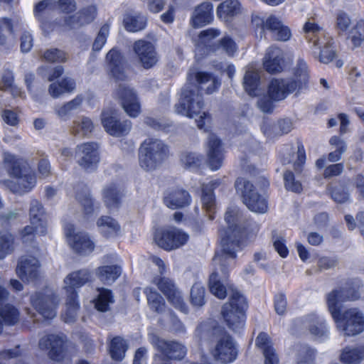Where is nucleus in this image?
<instances>
[{
    "label": "nucleus",
    "instance_id": "f257e3e1",
    "mask_svg": "<svg viewBox=\"0 0 364 364\" xmlns=\"http://www.w3.org/2000/svg\"><path fill=\"white\" fill-rule=\"evenodd\" d=\"M226 228L220 230L221 250L216 252L213 258L215 270L209 278L210 292L220 299H223L232 287H227L221 282L228 272V267L234 262L236 252L240 250L244 235H250L259 231V225L246 220L237 207L229 208L225 213ZM230 294V293H228Z\"/></svg>",
    "mask_w": 364,
    "mask_h": 364
},
{
    "label": "nucleus",
    "instance_id": "f03ea898",
    "mask_svg": "<svg viewBox=\"0 0 364 364\" xmlns=\"http://www.w3.org/2000/svg\"><path fill=\"white\" fill-rule=\"evenodd\" d=\"M220 86V81L214 75L206 72H195L191 70L187 75V83L183 87L178 102L175 105L176 113L196 119L197 127L204 129L210 121V115L202 112L204 106L203 96L199 90L206 94H212Z\"/></svg>",
    "mask_w": 364,
    "mask_h": 364
},
{
    "label": "nucleus",
    "instance_id": "7ed1b4c3",
    "mask_svg": "<svg viewBox=\"0 0 364 364\" xmlns=\"http://www.w3.org/2000/svg\"><path fill=\"white\" fill-rule=\"evenodd\" d=\"M360 295L354 289L333 290L326 297L328 308L337 328L345 336H355L364 331V315L358 309H350L340 314L339 303L355 301Z\"/></svg>",
    "mask_w": 364,
    "mask_h": 364
},
{
    "label": "nucleus",
    "instance_id": "20e7f679",
    "mask_svg": "<svg viewBox=\"0 0 364 364\" xmlns=\"http://www.w3.org/2000/svg\"><path fill=\"white\" fill-rule=\"evenodd\" d=\"M169 154L168 146L161 139L154 137L146 139L139 149L140 166L146 171L159 168Z\"/></svg>",
    "mask_w": 364,
    "mask_h": 364
},
{
    "label": "nucleus",
    "instance_id": "39448f33",
    "mask_svg": "<svg viewBox=\"0 0 364 364\" xmlns=\"http://www.w3.org/2000/svg\"><path fill=\"white\" fill-rule=\"evenodd\" d=\"M245 297L235 289H230L229 301L222 308V316L230 329L238 332L245 326Z\"/></svg>",
    "mask_w": 364,
    "mask_h": 364
},
{
    "label": "nucleus",
    "instance_id": "423d86ee",
    "mask_svg": "<svg viewBox=\"0 0 364 364\" xmlns=\"http://www.w3.org/2000/svg\"><path fill=\"white\" fill-rule=\"evenodd\" d=\"M237 192H241L244 203L251 210L255 213H263L267 210L266 200L256 193L253 185L243 178H239L235 183Z\"/></svg>",
    "mask_w": 364,
    "mask_h": 364
},
{
    "label": "nucleus",
    "instance_id": "0eeeda50",
    "mask_svg": "<svg viewBox=\"0 0 364 364\" xmlns=\"http://www.w3.org/2000/svg\"><path fill=\"white\" fill-rule=\"evenodd\" d=\"M252 21L257 26H261L263 31L270 32L272 37L276 41H287L291 36L290 28L275 15H270L266 19L255 16Z\"/></svg>",
    "mask_w": 364,
    "mask_h": 364
},
{
    "label": "nucleus",
    "instance_id": "6e6552de",
    "mask_svg": "<svg viewBox=\"0 0 364 364\" xmlns=\"http://www.w3.org/2000/svg\"><path fill=\"white\" fill-rule=\"evenodd\" d=\"M39 348L48 350V357L55 361L63 360L68 349V340L63 334H49L42 337Z\"/></svg>",
    "mask_w": 364,
    "mask_h": 364
},
{
    "label": "nucleus",
    "instance_id": "1a4fd4ad",
    "mask_svg": "<svg viewBox=\"0 0 364 364\" xmlns=\"http://www.w3.org/2000/svg\"><path fill=\"white\" fill-rule=\"evenodd\" d=\"M59 301L58 296L50 291L38 292L31 297L32 306L46 319H52L56 316V307Z\"/></svg>",
    "mask_w": 364,
    "mask_h": 364
},
{
    "label": "nucleus",
    "instance_id": "9d476101",
    "mask_svg": "<svg viewBox=\"0 0 364 364\" xmlns=\"http://www.w3.org/2000/svg\"><path fill=\"white\" fill-rule=\"evenodd\" d=\"M148 339L154 348L168 359L181 360L186 354V348L179 342L167 341L153 332L149 333Z\"/></svg>",
    "mask_w": 364,
    "mask_h": 364
},
{
    "label": "nucleus",
    "instance_id": "9b49d317",
    "mask_svg": "<svg viewBox=\"0 0 364 364\" xmlns=\"http://www.w3.org/2000/svg\"><path fill=\"white\" fill-rule=\"evenodd\" d=\"M125 112L131 117H136L140 112V104L135 91L124 83H119L114 91Z\"/></svg>",
    "mask_w": 364,
    "mask_h": 364
},
{
    "label": "nucleus",
    "instance_id": "f8f14e48",
    "mask_svg": "<svg viewBox=\"0 0 364 364\" xmlns=\"http://www.w3.org/2000/svg\"><path fill=\"white\" fill-rule=\"evenodd\" d=\"M188 238L186 232L174 227L162 230L155 237L157 245L166 250L179 248L188 242Z\"/></svg>",
    "mask_w": 364,
    "mask_h": 364
},
{
    "label": "nucleus",
    "instance_id": "ddd939ff",
    "mask_svg": "<svg viewBox=\"0 0 364 364\" xmlns=\"http://www.w3.org/2000/svg\"><path fill=\"white\" fill-rule=\"evenodd\" d=\"M292 326L294 331L308 328L310 333L317 338L326 337L328 333L325 320L314 314L294 319Z\"/></svg>",
    "mask_w": 364,
    "mask_h": 364
},
{
    "label": "nucleus",
    "instance_id": "4468645a",
    "mask_svg": "<svg viewBox=\"0 0 364 364\" xmlns=\"http://www.w3.org/2000/svg\"><path fill=\"white\" fill-rule=\"evenodd\" d=\"M98 148V144L95 142L77 145L75 158L79 166L87 171L95 169L100 161Z\"/></svg>",
    "mask_w": 364,
    "mask_h": 364
},
{
    "label": "nucleus",
    "instance_id": "2eb2a0df",
    "mask_svg": "<svg viewBox=\"0 0 364 364\" xmlns=\"http://www.w3.org/2000/svg\"><path fill=\"white\" fill-rule=\"evenodd\" d=\"M102 124L106 132L114 136L127 135L132 129V122L125 119H119L117 112L114 110H107L102 113Z\"/></svg>",
    "mask_w": 364,
    "mask_h": 364
},
{
    "label": "nucleus",
    "instance_id": "dca6fc26",
    "mask_svg": "<svg viewBox=\"0 0 364 364\" xmlns=\"http://www.w3.org/2000/svg\"><path fill=\"white\" fill-rule=\"evenodd\" d=\"M211 353L215 360L226 364L236 359L237 350L232 338L225 333L217 340Z\"/></svg>",
    "mask_w": 364,
    "mask_h": 364
},
{
    "label": "nucleus",
    "instance_id": "f3484780",
    "mask_svg": "<svg viewBox=\"0 0 364 364\" xmlns=\"http://www.w3.org/2000/svg\"><path fill=\"white\" fill-rule=\"evenodd\" d=\"M65 234L70 246L77 253L85 255L93 251L95 245L89 236L84 232L75 233L73 225L68 224L65 227Z\"/></svg>",
    "mask_w": 364,
    "mask_h": 364
},
{
    "label": "nucleus",
    "instance_id": "a211bd4d",
    "mask_svg": "<svg viewBox=\"0 0 364 364\" xmlns=\"http://www.w3.org/2000/svg\"><path fill=\"white\" fill-rule=\"evenodd\" d=\"M153 282L176 309L187 313L188 309L183 302L181 294L171 279L166 277L154 278Z\"/></svg>",
    "mask_w": 364,
    "mask_h": 364
},
{
    "label": "nucleus",
    "instance_id": "6ab92c4d",
    "mask_svg": "<svg viewBox=\"0 0 364 364\" xmlns=\"http://www.w3.org/2000/svg\"><path fill=\"white\" fill-rule=\"evenodd\" d=\"M296 90H299L294 78H274L268 86V95L272 100L280 101Z\"/></svg>",
    "mask_w": 364,
    "mask_h": 364
},
{
    "label": "nucleus",
    "instance_id": "aec40b11",
    "mask_svg": "<svg viewBox=\"0 0 364 364\" xmlns=\"http://www.w3.org/2000/svg\"><path fill=\"white\" fill-rule=\"evenodd\" d=\"M206 154L208 166L217 171L223 165L224 154L221 141L213 134H210L206 142Z\"/></svg>",
    "mask_w": 364,
    "mask_h": 364
},
{
    "label": "nucleus",
    "instance_id": "412c9836",
    "mask_svg": "<svg viewBox=\"0 0 364 364\" xmlns=\"http://www.w3.org/2000/svg\"><path fill=\"white\" fill-rule=\"evenodd\" d=\"M16 273L23 281L33 282L40 277V263L34 257L23 256L18 261Z\"/></svg>",
    "mask_w": 364,
    "mask_h": 364
},
{
    "label": "nucleus",
    "instance_id": "4be33fe9",
    "mask_svg": "<svg viewBox=\"0 0 364 364\" xmlns=\"http://www.w3.org/2000/svg\"><path fill=\"white\" fill-rule=\"evenodd\" d=\"M133 48L144 68L149 69L157 63L158 56L155 48L151 42L144 40L136 41Z\"/></svg>",
    "mask_w": 364,
    "mask_h": 364
},
{
    "label": "nucleus",
    "instance_id": "5701e85b",
    "mask_svg": "<svg viewBox=\"0 0 364 364\" xmlns=\"http://www.w3.org/2000/svg\"><path fill=\"white\" fill-rule=\"evenodd\" d=\"M36 183V176L33 171L15 176L13 179L4 182L11 192L19 195L29 192L35 186Z\"/></svg>",
    "mask_w": 364,
    "mask_h": 364
},
{
    "label": "nucleus",
    "instance_id": "b1692460",
    "mask_svg": "<svg viewBox=\"0 0 364 364\" xmlns=\"http://www.w3.org/2000/svg\"><path fill=\"white\" fill-rule=\"evenodd\" d=\"M92 279V273L89 269H82L68 274L64 280V289L67 295L77 294L76 289L80 288Z\"/></svg>",
    "mask_w": 364,
    "mask_h": 364
},
{
    "label": "nucleus",
    "instance_id": "393cba45",
    "mask_svg": "<svg viewBox=\"0 0 364 364\" xmlns=\"http://www.w3.org/2000/svg\"><path fill=\"white\" fill-rule=\"evenodd\" d=\"M124 189L119 185L111 183L102 189V200L109 210H117L119 208L124 197Z\"/></svg>",
    "mask_w": 364,
    "mask_h": 364
},
{
    "label": "nucleus",
    "instance_id": "a878e982",
    "mask_svg": "<svg viewBox=\"0 0 364 364\" xmlns=\"http://www.w3.org/2000/svg\"><path fill=\"white\" fill-rule=\"evenodd\" d=\"M106 61L109 64L111 75L116 81L122 82L127 79L123 68L124 58L117 49L114 48L108 52Z\"/></svg>",
    "mask_w": 364,
    "mask_h": 364
},
{
    "label": "nucleus",
    "instance_id": "bb28decb",
    "mask_svg": "<svg viewBox=\"0 0 364 364\" xmlns=\"http://www.w3.org/2000/svg\"><path fill=\"white\" fill-rule=\"evenodd\" d=\"M191 198L186 190L175 188L168 191L164 197L165 205L171 209L181 208L191 203Z\"/></svg>",
    "mask_w": 364,
    "mask_h": 364
},
{
    "label": "nucleus",
    "instance_id": "cd10ccee",
    "mask_svg": "<svg viewBox=\"0 0 364 364\" xmlns=\"http://www.w3.org/2000/svg\"><path fill=\"white\" fill-rule=\"evenodd\" d=\"M4 164L9 175L13 178L32 171L26 160L9 153L4 154Z\"/></svg>",
    "mask_w": 364,
    "mask_h": 364
},
{
    "label": "nucleus",
    "instance_id": "c85d7f7f",
    "mask_svg": "<svg viewBox=\"0 0 364 364\" xmlns=\"http://www.w3.org/2000/svg\"><path fill=\"white\" fill-rule=\"evenodd\" d=\"M221 183L220 179H216L210 181L207 184H203L202 187V203L203 207L208 213L210 220H213V210L215 209V196L213 190Z\"/></svg>",
    "mask_w": 364,
    "mask_h": 364
},
{
    "label": "nucleus",
    "instance_id": "c756f323",
    "mask_svg": "<svg viewBox=\"0 0 364 364\" xmlns=\"http://www.w3.org/2000/svg\"><path fill=\"white\" fill-rule=\"evenodd\" d=\"M213 6L210 2H203L193 11L191 23L195 28L202 27L213 20Z\"/></svg>",
    "mask_w": 364,
    "mask_h": 364
},
{
    "label": "nucleus",
    "instance_id": "7c9ffc66",
    "mask_svg": "<svg viewBox=\"0 0 364 364\" xmlns=\"http://www.w3.org/2000/svg\"><path fill=\"white\" fill-rule=\"evenodd\" d=\"M283 53L277 47H270L265 55L264 68L272 74L279 73L282 70Z\"/></svg>",
    "mask_w": 364,
    "mask_h": 364
},
{
    "label": "nucleus",
    "instance_id": "2f4dec72",
    "mask_svg": "<svg viewBox=\"0 0 364 364\" xmlns=\"http://www.w3.org/2000/svg\"><path fill=\"white\" fill-rule=\"evenodd\" d=\"M96 16V8L94 6H90L80 11L76 14L68 17L66 20V24L71 28L88 24L92 22Z\"/></svg>",
    "mask_w": 364,
    "mask_h": 364
},
{
    "label": "nucleus",
    "instance_id": "473e14b6",
    "mask_svg": "<svg viewBox=\"0 0 364 364\" xmlns=\"http://www.w3.org/2000/svg\"><path fill=\"white\" fill-rule=\"evenodd\" d=\"M333 44V39L328 35L323 36L320 43L313 44L314 47L320 50L318 53L320 62L327 64L336 58V53Z\"/></svg>",
    "mask_w": 364,
    "mask_h": 364
},
{
    "label": "nucleus",
    "instance_id": "72a5a7b5",
    "mask_svg": "<svg viewBox=\"0 0 364 364\" xmlns=\"http://www.w3.org/2000/svg\"><path fill=\"white\" fill-rule=\"evenodd\" d=\"M43 208L41 203L37 200H32L29 210L31 225H36V231L41 235L46 233V225L43 220Z\"/></svg>",
    "mask_w": 364,
    "mask_h": 364
},
{
    "label": "nucleus",
    "instance_id": "f704fd0d",
    "mask_svg": "<svg viewBox=\"0 0 364 364\" xmlns=\"http://www.w3.org/2000/svg\"><path fill=\"white\" fill-rule=\"evenodd\" d=\"M260 77L258 70L255 68H249L245 74L243 79V86L249 95L255 97L260 94L259 88Z\"/></svg>",
    "mask_w": 364,
    "mask_h": 364
},
{
    "label": "nucleus",
    "instance_id": "c9c22d12",
    "mask_svg": "<svg viewBox=\"0 0 364 364\" xmlns=\"http://www.w3.org/2000/svg\"><path fill=\"white\" fill-rule=\"evenodd\" d=\"M122 268L117 264L104 265L97 268L96 274L105 284H111L121 275Z\"/></svg>",
    "mask_w": 364,
    "mask_h": 364
},
{
    "label": "nucleus",
    "instance_id": "e433bc0d",
    "mask_svg": "<svg viewBox=\"0 0 364 364\" xmlns=\"http://www.w3.org/2000/svg\"><path fill=\"white\" fill-rule=\"evenodd\" d=\"M80 309L77 294L67 295L65 308L62 318L65 323H73L77 316Z\"/></svg>",
    "mask_w": 364,
    "mask_h": 364
},
{
    "label": "nucleus",
    "instance_id": "4c0bfd02",
    "mask_svg": "<svg viewBox=\"0 0 364 364\" xmlns=\"http://www.w3.org/2000/svg\"><path fill=\"white\" fill-rule=\"evenodd\" d=\"M240 12V4L237 0H225L217 8V16L219 18L228 21Z\"/></svg>",
    "mask_w": 364,
    "mask_h": 364
},
{
    "label": "nucleus",
    "instance_id": "58836bf2",
    "mask_svg": "<svg viewBox=\"0 0 364 364\" xmlns=\"http://www.w3.org/2000/svg\"><path fill=\"white\" fill-rule=\"evenodd\" d=\"M83 101L81 95L76 96L72 100L55 107V113L62 119L66 120L71 115L73 112L78 109Z\"/></svg>",
    "mask_w": 364,
    "mask_h": 364
},
{
    "label": "nucleus",
    "instance_id": "ea45409f",
    "mask_svg": "<svg viewBox=\"0 0 364 364\" xmlns=\"http://www.w3.org/2000/svg\"><path fill=\"white\" fill-rule=\"evenodd\" d=\"M100 232L107 237H114L120 232L118 223L109 216H102L97 221Z\"/></svg>",
    "mask_w": 364,
    "mask_h": 364
},
{
    "label": "nucleus",
    "instance_id": "a19ab883",
    "mask_svg": "<svg viewBox=\"0 0 364 364\" xmlns=\"http://www.w3.org/2000/svg\"><path fill=\"white\" fill-rule=\"evenodd\" d=\"M146 295L148 305L152 311L161 314L164 311L166 304L164 298L152 288L146 287L144 289Z\"/></svg>",
    "mask_w": 364,
    "mask_h": 364
},
{
    "label": "nucleus",
    "instance_id": "79ce46f5",
    "mask_svg": "<svg viewBox=\"0 0 364 364\" xmlns=\"http://www.w3.org/2000/svg\"><path fill=\"white\" fill-rule=\"evenodd\" d=\"M304 32L306 35V38L309 41H312L313 44L320 43V41L323 36H327L323 32L321 28L315 23L314 19H308L303 27Z\"/></svg>",
    "mask_w": 364,
    "mask_h": 364
},
{
    "label": "nucleus",
    "instance_id": "37998d69",
    "mask_svg": "<svg viewBox=\"0 0 364 364\" xmlns=\"http://www.w3.org/2000/svg\"><path fill=\"white\" fill-rule=\"evenodd\" d=\"M124 26L129 32H137L145 28L146 19L140 14H126L124 18Z\"/></svg>",
    "mask_w": 364,
    "mask_h": 364
},
{
    "label": "nucleus",
    "instance_id": "c03bdc74",
    "mask_svg": "<svg viewBox=\"0 0 364 364\" xmlns=\"http://www.w3.org/2000/svg\"><path fill=\"white\" fill-rule=\"evenodd\" d=\"M109 348L112 358L120 361L124 358L128 346L122 338L116 336L111 340Z\"/></svg>",
    "mask_w": 364,
    "mask_h": 364
},
{
    "label": "nucleus",
    "instance_id": "a18cd8bd",
    "mask_svg": "<svg viewBox=\"0 0 364 364\" xmlns=\"http://www.w3.org/2000/svg\"><path fill=\"white\" fill-rule=\"evenodd\" d=\"M99 294L95 299V306L99 311L105 312L109 310V305L114 303L112 291L105 288L98 289Z\"/></svg>",
    "mask_w": 364,
    "mask_h": 364
},
{
    "label": "nucleus",
    "instance_id": "49530a36",
    "mask_svg": "<svg viewBox=\"0 0 364 364\" xmlns=\"http://www.w3.org/2000/svg\"><path fill=\"white\" fill-rule=\"evenodd\" d=\"M76 199L82 205L84 211L87 215L92 213L93 203L90 198L89 189L85 185H78L76 190Z\"/></svg>",
    "mask_w": 364,
    "mask_h": 364
},
{
    "label": "nucleus",
    "instance_id": "de8ad7c7",
    "mask_svg": "<svg viewBox=\"0 0 364 364\" xmlns=\"http://www.w3.org/2000/svg\"><path fill=\"white\" fill-rule=\"evenodd\" d=\"M94 129L92 120L86 117H81L73 122L71 132L75 135L87 136Z\"/></svg>",
    "mask_w": 364,
    "mask_h": 364
},
{
    "label": "nucleus",
    "instance_id": "09e8293b",
    "mask_svg": "<svg viewBox=\"0 0 364 364\" xmlns=\"http://www.w3.org/2000/svg\"><path fill=\"white\" fill-rule=\"evenodd\" d=\"M298 364H309L316 357V351L306 345L296 344L294 346Z\"/></svg>",
    "mask_w": 364,
    "mask_h": 364
},
{
    "label": "nucleus",
    "instance_id": "8fccbe9b",
    "mask_svg": "<svg viewBox=\"0 0 364 364\" xmlns=\"http://www.w3.org/2000/svg\"><path fill=\"white\" fill-rule=\"evenodd\" d=\"M292 78L295 80L299 90L306 87L309 81V73L306 63L303 60L298 61Z\"/></svg>",
    "mask_w": 364,
    "mask_h": 364
},
{
    "label": "nucleus",
    "instance_id": "3c124183",
    "mask_svg": "<svg viewBox=\"0 0 364 364\" xmlns=\"http://www.w3.org/2000/svg\"><path fill=\"white\" fill-rule=\"evenodd\" d=\"M360 353L358 346H346L340 355L341 361L346 364H358L363 360Z\"/></svg>",
    "mask_w": 364,
    "mask_h": 364
},
{
    "label": "nucleus",
    "instance_id": "603ef678",
    "mask_svg": "<svg viewBox=\"0 0 364 364\" xmlns=\"http://www.w3.org/2000/svg\"><path fill=\"white\" fill-rule=\"evenodd\" d=\"M14 236L9 232H0V259L14 250Z\"/></svg>",
    "mask_w": 364,
    "mask_h": 364
},
{
    "label": "nucleus",
    "instance_id": "864d4df0",
    "mask_svg": "<svg viewBox=\"0 0 364 364\" xmlns=\"http://www.w3.org/2000/svg\"><path fill=\"white\" fill-rule=\"evenodd\" d=\"M205 290L201 284L196 283L191 289V304L198 307L203 306L205 303Z\"/></svg>",
    "mask_w": 364,
    "mask_h": 364
},
{
    "label": "nucleus",
    "instance_id": "5fc2aeb1",
    "mask_svg": "<svg viewBox=\"0 0 364 364\" xmlns=\"http://www.w3.org/2000/svg\"><path fill=\"white\" fill-rule=\"evenodd\" d=\"M349 38L355 47L361 46L364 42V21L356 23L350 31Z\"/></svg>",
    "mask_w": 364,
    "mask_h": 364
},
{
    "label": "nucleus",
    "instance_id": "6e6d98bb",
    "mask_svg": "<svg viewBox=\"0 0 364 364\" xmlns=\"http://www.w3.org/2000/svg\"><path fill=\"white\" fill-rule=\"evenodd\" d=\"M181 161L186 168L196 169L200 166L202 158L194 153L186 152L182 154Z\"/></svg>",
    "mask_w": 364,
    "mask_h": 364
},
{
    "label": "nucleus",
    "instance_id": "4d7b16f0",
    "mask_svg": "<svg viewBox=\"0 0 364 364\" xmlns=\"http://www.w3.org/2000/svg\"><path fill=\"white\" fill-rule=\"evenodd\" d=\"M222 48L223 50L229 56H233L237 51V47L235 41L228 36L223 37L220 41L219 44L215 46V48H212L213 51L217 49Z\"/></svg>",
    "mask_w": 364,
    "mask_h": 364
},
{
    "label": "nucleus",
    "instance_id": "13d9d810",
    "mask_svg": "<svg viewBox=\"0 0 364 364\" xmlns=\"http://www.w3.org/2000/svg\"><path fill=\"white\" fill-rule=\"evenodd\" d=\"M14 23L8 18H0V45H4L7 39V33H14Z\"/></svg>",
    "mask_w": 364,
    "mask_h": 364
},
{
    "label": "nucleus",
    "instance_id": "bf43d9fd",
    "mask_svg": "<svg viewBox=\"0 0 364 364\" xmlns=\"http://www.w3.org/2000/svg\"><path fill=\"white\" fill-rule=\"evenodd\" d=\"M56 8V1L53 0H43L35 7V15L41 20L43 15L48 14L50 11Z\"/></svg>",
    "mask_w": 364,
    "mask_h": 364
},
{
    "label": "nucleus",
    "instance_id": "052dcab7",
    "mask_svg": "<svg viewBox=\"0 0 364 364\" xmlns=\"http://www.w3.org/2000/svg\"><path fill=\"white\" fill-rule=\"evenodd\" d=\"M109 32V26L108 24L105 23L100 28L92 44V49L94 51H100L102 48L107 41Z\"/></svg>",
    "mask_w": 364,
    "mask_h": 364
},
{
    "label": "nucleus",
    "instance_id": "680f3d73",
    "mask_svg": "<svg viewBox=\"0 0 364 364\" xmlns=\"http://www.w3.org/2000/svg\"><path fill=\"white\" fill-rule=\"evenodd\" d=\"M284 186L287 190L295 193H300L302 190L301 184L299 181H295L294 173L290 171H287L284 173Z\"/></svg>",
    "mask_w": 364,
    "mask_h": 364
},
{
    "label": "nucleus",
    "instance_id": "e2e57ef3",
    "mask_svg": "<svg viewBox=\"0 0 364 364\" xmlns=\"http://www.w3.org/2000/svg\"><path fill=\"white\" fill-rule=\"evenodd\" d=\"M332 199L339 203H343L348 200L349 193L346 188L342 186H335L331 191Z\"/></svg>",
    "mask_w": 364,
    "mask_h": 364
},
{
    "label": "nucleus",
    "instance_id": "0e129e2a",
    "mask_svg": "<svg viewBox=\"0 0 364 364\" xmlns=\"http://www.w3.org/2000/svg\"><path fill=\"white\" fill-rule=\"evenodd\" d=\"M43 58L48 62H63L66 60V54L57 48L47 50L43 54Z\"/></svg>",
    "mask_w": 364,
    "mask_h": 364
},
{
    "label": "nucleus",
    "instance_id": "69168bd1",
    "mask_svg": "<svg viewBox=\"0 0 364 364\" xmlns=\"http://www.w3.org/2000/svg\"><path fill=\"white\" fill-rule=\"evenodd\" d=\"M272 242L275 250L282 257L285 258L288 255L289 251L284 238L282 235L274 233L272 235Z\"/></svg>",
    "mask_w": 364,
    "mask_h": 364
},
{
    "label": "nucleus",
    "instance_id": "338daca9",
    "mask_svg": "<svg viewBox=\"0 0 364 364\" xmlns=\"http://www.w3.org/2000/svg\"><path fill=\"white\" fill-rule=\"evenodd\" d=\"M351 23V20L349 16L343 12L339 11L336 18V28L338 31L344 32L346 31L350 26Z\"/></svg>",
    "mask_w": 364,
    "mask_h": 364
},
{
    "label": "nucleus",
    "instance_id": "774afa93",
    "mask_svg": "<svg viewBox=\"0 0 364 364\" xmlns=\"http://www.w3.org/2000/svg\"><path fill=\"white\" fill-rule=\"evenodd\" d=\"M220 34L219 30L215 28H208L200 32L198 36L200 43L207 46L211 40L218 37Z\"/></svg>",
    "mask_w": 364,
    "mask_h": 364
}]
</instances>
